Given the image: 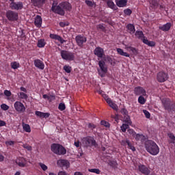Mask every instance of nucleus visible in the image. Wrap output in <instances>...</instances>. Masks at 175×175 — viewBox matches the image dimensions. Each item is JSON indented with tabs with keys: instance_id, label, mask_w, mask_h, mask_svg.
<instances>
[{
	"instance_id": "obj_17",
	"label": "nucleus",
	"mask_w": 175,
	"mask_h": 175,
	"mask_svg": "<svg viewBox=\"0 0 175 175\" xmlns=\"http://www.w3.org/2000/svg\"><path fill=\"white\" fill-rule=\"evenodd\" d=\"M162 105L165 110H167V111H169V109H170V105H172V100H170V98L163 99Z\"/></svg>"
},
{
	"instance_id": "obj_46",
	"label": "nucleus",
	"mask_w": 175,
	"mask_h": 175,
	"mask_svg": "<svg viewBox=\"0 0 175 175\" xmlns=\"http://www.w3.org/2000/svg\"><path fill=\"white\" fill-rule=\"evenodd\" d=\"M38 165L44 172H46V170L49 169L47 165H46V164H44L43 163H39Z\"/></svg>"
},
{
	"instance_id": "obj_38",
	"label": "nucleus",
	"mask_w": 175,
	"mask_h": 175,
	"mask_svg": "<svg viewBox=\"0 0 175 175\" xmlns=\"http://www.w3.org/2000/svg\"><path fill=\"white\" fill-rule=\"evenodd\" d=\"M127 148H129V150H131L132 151H136V148L131 143V141L127 142Z\"/></svg>"
},
{
	"instance_id": "obj_35",
	"label": "nucleus",
	"mask_w": 175,
	"mask_h": 175,
	"mask_svg": "<svg viewBox=\"0 0 175 175\" xmlns=\"http://www.w3.org/2000/svg\"><path fill=\"white\" fill-rule=\"evenodd\" d=\"M23 131L27 133H31V126L28 124H23Z\"/></svg>"
},
{
	"instance_id": "obj_59",
	"label": "nucleus",
	"mask_w": 175,
	"mask_h": 175,
	"mask_svg": "<svg viewBox=\"0 0 175 175\" xmlns=\"http://www.w3.org/2000/svg\"><path fill=\"white\" fill-rule=\"evenodd\" d=\"M129 139H123L121 142V145L123 146L124 147H126L128 144Z\"/></svg>"
},
{
	"instance_id": "obj_37",
	"label": "nucleus",
	"mask_w": 175,
	"mask_h": 175,
	"mask_svg": "<svg viewBox=\"0 0 175 175\" xmlns=\"http://www.w3.org/2000/svg\"><path fill=\"white\" fill-rule=\"evenodd\" d=\"M11 68L12 69H18L20 68V63L17 62H13L11 63Z\"/></svg>"
},
{
	"instance_id": "obj_30",
	"label": "nucleus",
	"mask_w": 175,
	"mask_h": 175,
	"mask_svg": "<svg viewBox=\"0 0 175 175\" xmlns=\"http://www.w3.org/2000/svg\"><path fill=\"white\" fill-rule=\"evenodd\" d=\"M37 46L39 47V49H42V47H44V46H46V41L44 39L38 40Z\"/></svg>"
},
{
	"instance_id": "obj_60",
	"label": "nucleus",
	"mask_w": 175,
	"mask_h": 175,
	"mask_svg": "<svg viewBox=\"0 0 175 175\" xmlns=\"http://www.w3.org/2000/svg\"><path fill=\"white\" fill-rule=\"evenodd\" d=\"M85 3H86V5H88V6H90V7L94 6V3H92V1H89V0H85Z\"/></svg>"
},
{
	"instance_id": "obj_11",
	"label": "nucleus",
	"mask_w": 175,
	"mask_h": 175,
	"mask_svg": "<svg viewBox=\"0 0 175 175\" xmlns=\"http://www.w3.org/2000/svg\"><path fill=\"white\" fill-rule=\"evenodd\" d=\"M75 41L79 47H83L84 46V43H87V37L81 34L77 35L75 37Z\"/></svg>"
},
{
	"instance_id": "obj_39",
	"label": "nucleus",
	"mask_w": 175,
	"mask_h": 175,
	"mask_svg": "<svg viewBox=\"0 0 175 175\" xmlns=\"http://www.w3.org/2000/svg\"><path fill=\"white\" fill-rule=\"evenodd\" d=\"M18 96L20 99H28V95L24 92H20L18 94Z\"/></svg>"
},
{
	"instance_id": "obj_64",
	"label": "nucleus",
	"mask_w": 175,
	"mask_h": 175,
	"mask_svg": "<svg viewBox=\"0 0 175 175\" xmlns=\"http://www.w3.org/2000/svg\"><path fill=\"white\" fill-rule=\"evenodd\" d=\"M6 126V122L3 120H0V127L1 126Z\"/></svg>"
},
{
	"instance_id": "obj_19",
	"label": "nucleus",
	"mask_w": 175,
	"mask_h": 175,
	"mask_svg": "<svg viewBox=\"0 0 175 175\" xmlns=\"http://www.w3.org/2000/svg\"><path fill=\"white\" fill-rule=\"evenodd\" d=\"M16 163L20 167H25L27 160L24 157H18L16 161Z\"/></svg>"
},
{
	"instance_id": "obj_3",
	"label": "nucleus",
	"mask_w": 175,
	"mask_h": 175,
	"mask_svg": "<svg viewBox=\"0 0 175 175\" xmlns=\"http://www.w3.org/2000/svg\"><path fill=\"white\" fill-rule=\"evenodd\" d=\"M51 150L56 155H65L66 154V148L59 144H53L51 146Z\"/></svg>"
},
{
	"instance_id": "obj_24",
	"label": "nucleus",
	"mask_w": 175,
	"mask_h": 175,
	"mask_svg": "<svg viewBox=\"0 0 175 175\" xmlns=\"http://www.w3.org/2000/svg\"><path fill=\"white\" fill-rule=\"evenodd\" d=\"M143 43H144V44H147V46H148L149 47H155V42L154 41H150L148 40V39L146 38V39H143L142 40Z\"/></svg>"
},
{
	"instance_id": "obj_13",
	"label": "nucleus",
	"mask_w": 175,
	"mask_h": 175,
	"mask_svg": "<svg viewBox=\"0 0 175 175\" xmlns=\"http://www.w3.org/2000/svg\"><path fill=\"white\" fill-rule=\"evenodd\" d=\"M10 8L12 10H21L24 8V4L21 1L11 2L10 3Z\"/></svg>"
},
{
	"instance_id": "obj_4",
	"label": "nucleus",
	"mask_w": 175,
	"mask_h": 175,
	"mask_svg": "<svg viewBox=\"0 0 175 175\" xmlns=\"http://www.w3.org/2000/svg\"><path fill=\"white\" fill-rule=\"evenodd\" d=\"M98 66L100 68L97 69V72L100 77H105L106 73H107V65H106V62L101 59L98 61Z\"/></svg>"
},
{
	"instance_id": "obj_7",
	"label": "nucleus",
	"mask_w": 175,
	"mask_h": 175,
	"mask_svg": "<svg viewBox=\"0 0 175 175\" xmlns=\"http://www.w3.org/2000/svg\"><path fill=\"white\" fill-rule=\"evenodd\" d=\"M60 55L62 59H65L66 61H74L75 60V53L69 51L62 50L60 51Z\"/></svg>"
},
{
	"instance_id": "obj_29",
	"label": "nucleus",
	"mask_w": 175,
	"mask_h": 175,
	"mask_svg": "<svg viewBox=\"0 0 175 175\" xmlns=\"http://www.w3.org/2000/svg\"><path fill=\"white\" fill-rule=\"evenodd\" d=\"M33 6H40L46 2V0H31Z\"/></svg>"
},
{
	"instance_id": "obj_45",
	"label": "nucleus",
	"mask_w": 175,
	"mask_h": 175,
	"mask_svg": "<svg viewBox=\"0 0 175 175\" xmlns=\"http://www.w3.org/2000/svg\"><path fill=\"white\" fill-rule=\"evenodd\" d=\"M59 26L62 27V28H65V27H68L69 25V22L68 21H63V22H60L59 23Z\"/></svg>"
},
{
	"instance_id": "obj_54",
	"label": "nucleus",
	"mask_w": 175,
	"mask_h": 175,
	"mask_svg": "<svg viewBox=\"0 0 175 175\" xmlns=\"http://www.w3.org/2000/svg\"><path fill=\"white\" fill-rule=\"evenodd\" d=\"M103 97L104 98L107 103H109V101L111 100V98H109V96H107V94H103Z\"/></svg>"
},
{
	"instance_id": "obj_25",
	"label": "nucleus",
	"mask_w": 175,
	"mask_h": 175,
	"mask_svg": "<svg viewBox=\"0 0 175 175\" xmlns=\"http://www.w3.org/2000/svg\"><path fill=\"white\" fill-rule=\"evenodd\" d=\"M107 5L108 8L112 9L113 10H117V9H118V8H117V5H116L114 2L111 0H108L107 1Z\"/></svg>"
},
{
	"instance_id": "obj_8",
	"label": "nucleus",
	"mask_w": 175,
	"mask_h": 175,
	"mask_svg": "<svg viewBox=\"0 0 175 175\" xmlns=\"http://www.w3.org/2000/svg\"><path fill=\"white\" fill-rule=\"evenodd\" d=\"M138 170L144 175H156L154 172H151V170H150L148 167L144 164H139L138 165Z\"/></svg>"
},
{
	"instance_id": "obj_22",
	"label": "nucleus",
	"mask_w": 175,
	"mask_h": 175,
	"mask_svg": "<svg viewBox=\"0 0 175 175\" xmlns=\"http://www.w3.org/2000/svg\"><path fill=\"white\" fill-rule=\"evenodd\" d=\"M42 16L37 15L35 18V21H34V24L36 25V27H37L38 28H40V27H42Z\"/></svg>"
},
{
	"instance_id": "obj_51",
	"label": "nucleus",
	"mask_w": 175,
	"mask_h": 175,
	"mask_svg": "<svg viewBox=\"0 0 175 175\" xmlns=\"http://www.w3.org/2000/svg\"><path fill=\"white\" fill-rule=\"evenodd\" d=\"M168 111H175V103L174 102L171 103V105Z\"/></svg>"
},
{
	"instance_id": "obj_28",
	"label": "nucleus",
	"mask_w": 175,
	"mask_h": 175,
	"mask_svg": "<svg viewBox=\"0 0 175 175\" xmlns=\"http://www.w3.org/2000/svg\"><path fill=\"white\" fill-rule=\"evenodd\" d=\"M117 53L120 55H122L123 57H131V55H129V53H126V52H124V50H122V49L120 48H118L116 49Z\"/></svg>"
},
{
	"instance_id": "obj_32",
	"label": "nucleus",
	"mask_w": 175,
	"mask_h": 175,
	"mask_svg": "<svg viewBox=\"0 0 175 175\" xmlns=\"http://www.w3.org/2000/svg\"><path fill=\"white\" fill-rule=\"evenodd\" d=\"M124 122L129 125H132V120H131V116L129 115H125L124 116Z\"/></svg>"
},
{
	"instance_id": "obj_12",
	"label": "nucleus",
	"mask_w": 175,
	"mask_h": 175,
	"mask_svg": "<svg viewBox=\"0 0 175 175\" xmlns=\"http://www.w3.org/2000/svg\"><path fill=\"white\" fill-rule=\"evenodd\" d=\"M134 94L137 96H147V92H146V90L143 88L142 86H137L134 88Z\"/></svg>"
},
{
	"instance_id": "obj_50",
	"label": "nucleus",
	"mask_w": 175,
	"mask_h": 175,
	"mask_svg": "<svg viewBox=\"0 0 175 175\" xmlns=\"http://www.w3.org/2000/svg\"><path fill=\"white\" fill-rule=\"evenodd\" d=\"M22 147H23V148H25L27 151H32V146L28 144H23Z\"/></svg>"
},
{
	"instance_id": "obj_44",
	"label": "nucleus",
	"mask_w": 175,
	"mask_h": 175,
	"mask_svg": "<svg viewBox=\"0 0 175 175\" xmlns=\"http://www.w3.org/2000/svg\"><path fill=\"white\" fill-rule=\"evenodd\" d=\"M127 132L130 134V136H133V137H135V136H136V132L133 129H129L127 130Z\"/></svg>"
},
{
	"instance_id": "obj_57",
	"label": "nucleus",
	"mask_w": 175,
	"mask_h": 175,
	"mask_svg": "<svg viewBox=\"0 0 175 175\" xmlns=\"http://www.w3.org/2000/svg\"><path fill=\"white\" fill-rule=\"evenodd\" d=\"M36 116H37V117H40V118H43V112L36 111Z\"/></svg>"
},
{
	"instance_id": "obj_58",
	"label": "nucleus",
	"mask_w": 175,
	"mask_h": 175,
	"mask_svg": "<svg viewBox=\"0 0 175 175\" xmlns=\"http://www.w3.org/2000/svg\"><path fill=\"white\" fill-rule=\"evenodd\" d=\"M121 113L124 116H128V110L126 109L123 108L121 109Z\"/></svg>"
},
{
	"instance_id": "obj_21",
	"label": "nucleus",
	"mask_w": 175,
	"mask_h": 175,
	"mask_svg": "<svg viewBox=\"0 0 175 175\" xmlns=\"http://www.w3.org/2000/svg\"><path fill=\"white\" fill-rule=\"evenodd\" d=\"M115 2L118 8H125L128 3V0H115Z\"/></svg>"
},
{
	"instance_id": "obj_5",
	"label": "nucleus",
	"mask_w": 175,
	"mask_h": 175,
	"mask_svg": "<svg viewBox=\"0 0 175 175\" xmlns=\"http://www.w3.org/2000/svg\"><path fill=\"white\" fill-rule=\"evenodd\" d=\"M82 143L85 147H96L98 146L96 141L92 136L84 137L82 139Z\"/></svg>"
},
{
	"instance_id": "obj_9",
	"label": "nucleus",
	"mask_w": 175,
	"mask_h": 175,
	"mask_svg": "<svg viewBox=\"0 0 175 175\" xmlns=\"http://www.w3.org/2000/svg\"><path fill=\"white\" fill-rule=\"evenodd\" d=\"M169 79V75L167 72H165L164 71H160L157 73V80L159 83H165Z\"/></svg>"
},
{
	"instance_id": "obj_1",
	"label": "nucleus",
	"mask_w": 175,
	"mask_h": 175,
	"mask_svg": "<svg viewBox=\"0 0 175 175\" xmlns=\"http://www.w3.org/2000/svg\"><path fill=\"white\" fill-rule=\"evenodd\" d=\"M51 10L59 16H65V11L70 12L72 10V5L66 1L62 2L58 5V1L54 0Z\"/></svg>"
},
{
	"instance_id": "obj_36",
	"label": "nucleus",
	"mask_w": 175,
	"mask_h": 175,
	"mask_svg": "<svg viewBox=\"0 0 175 175\" xmlns=\"http://www.w3.org/2000/svg\"><path fill=\"white\" fill-rule=\"evenodd\" d=\"M127 49L130 50V51H132L133 54H134V55H137L138 54V51L136 48L133 47V46H127Z\"/></svg>"
},
{
	"instance_id": "obj_48",
	"label": "nucleus",
	"mask_w": 175,
	"mask_h": 175,
	"mask_svg": "<svg viewBox=\"0 0 175 175\" xmlns=\"http://www.w3.org/2000/svg\"><path fill=\"white\" fill-rule=\"evenodd\" d=\"M88 128L91 129V131H94V129L96 128V125H95L94 123H89L88 124Z\"/></svg>"
},
{
	"instance_id": "obj_62",
	"label": "nucleus",
	"mask_w": 175,
	"mask_h": 175,
	"mask_svg": "<svg viewBox=\"0 0 175 175\" xmlns=\"http://www.w3.org/2000/svg\"><path fill=\"white\" fill-rule=\"evenodd\" d=\"M97 29H101V31H105V29H106V28L103 27V25L99 24L97 26Z\"/></svg>"
},
{
	"instance_id": "obj_2",
	"label": "nucleus",
	"mask_w": 175,
	"mask_h": 175,
	"mask_svg": "<svg viewBox=\"0 0 175 175\" xmlns=\"http://www.w3.org/2000/svg\"><path fill=\"white\" fill-rule=\"evenodd\" d=\"M145 149L150 154V155H158L159 154L160 148L158 144L153 140H147L145 142Z\"/></svg>"
},
{
	"instance_id": "obj_31",
	"label": "nucleus",
	"mask_w": 175,
	"mask_h": 175,
	"mask_svg": "<svg viewBox=\"0 0 175 175\" xmlns=\"http://www.w3.org/2000/svg\"><path fill=\"white\" fill-rule=\"evenodd\" d=\"M109 105V107H111L113 110H116V111L118 110V106L117 104L113 103V100H110L109 103H107Z\"/></svg>"
},
{
	"instance_id": "obj_10",
	"label": "nucleus",
	"mask_w": 175,
	"mask_h": 175,
	"mask_svg": "<svg viewBox=\"0 0 175 175\" xmlns=\"http://www.w3.org/2000/svg\"><path fill=\"white\" fill-rule=\"evenodd\" d=\"M14 107L16 111L18 113V114L25 113V110H26L25 106L24 105V104H23V103L20 101L15 102L14 104Z\"/></svg>"
},
{
	"instance_id": "obj_53",
	"label": "nucleus",
	"mask_w": 175,
	"mask_h": 175,
	"mask_svg": "<svg viewBox=\"0 0 175 175\" xmlns=\"http://www.w3.org/2000/svg\"><path fill=\"white\" fill-rule=\"evenodd\" d=\"M107 61L112 66L116 65V62H114L111 57H108Z\"/></svg>"
},
{
	"instance_id": "obj_18",
	"label": "nucleus",
	"mask_w": 175,
	"mask_h": 175,
	"mask_svg": "<svg viewBox=\"0 0 175 175\" xmlns=\"http://www.w3.org/2000/svg\"><path fill=\"white\" fill-rule=\"evenodd\" d=\"M34 66L36 68H38V69H40L41 70L44 69V63H43V62L39 59L34 60Z\"/></svg>"
},
{
	"instance_id": "obj_40",
	"label": "nucleus",
	"mask_w": 175,
	"mask_h": 175,
	"mask_svg": "<svg viewBox=\"0 0 175 175\" xmlns=\"http://www.w3.org/2000/svg\"><path fill=\"white\" fill-rule=\"evenodd\" d=\"M4 95L7 96L8 100H10V97L12 96V92L10 90H4Z\"/></svg>"
},
{
	"instance_id": "obj_14",
	"label": "nucleus",
	"mask_w": 175,
	"mask_h": 175,
	"mask_svg": "<svg viewBox=\"0 0 175 175\" xmlns=\"http://www.w3.org/2000/svg\"><path fill=\"white\" fill-rule=\"evenodd\" d=\"M57 165L59 167H63L64 169H68L70 166V163L66 159H59L57 161Z\"/></svg>"
},
{
	"instance_id": "obj_27",
	"label": "nucleus",
	"mask_w": 175,
	"mask_h": 175,
	"mask_svg": "<svg viewBox=\"0 0 175 175\" xmlns=\"http://www.w3.org/2000/svg\"><path fill=\"white\" fill-rule=\"evenodd\" d=\"M135 35L136 38H137V39H140L142 41L143 39H146V37L144 36V33L142 31H136Z\"/></svg>"
},
{
	"instance_id": "obj_61",
	"label": "nucleus",
	"mask_w": 175,
	"mask_h": 175,
	"mask_svg": "<svg viewBox=\"0 0 175 175\" xmlns=\"http://www.w3.org/2000/svg\"><path fill=\"white\" fill-rule=\"evenodd\" d=\"M5 144L6 146H14V141H7Z\"/></svg>"
},
{
	"instance_id": "obj_43",
	"label": "nucleus",
	"mask_w": 175,
	"mask_h": 175,
	"mask_svg": "<svg viewBox=\"0 0 175 175\" xmlns=\"http://www.w3.org/2000/svg\"><path fill=\"white\" fill-rule=\"evenodd\" d=\"M138 102L140 105H144L146 103V98L143 96H139L138 98Z\"/></svg>"
},
{
	"instance_id": "obj_26",
	"label": "nucleus",
	"mask_w": 175,
	"mask_h": 175,
	"mask_svg": "<svg viewBox=\"0 0 175 175\" xmlns=\"http://www.w3.org/2000/svg\"><path fill=\"white\" fill-rule=\"evenodd\" d=\"M108 165L113 169H117V167H118V163L116 160H109Z\"/></svg>"
},
{
	"instance_id": "obj_20",
	"label": "nucleus",
	"mask_w": 175,
	"mask_h": 175,
	"mask_svg": "<svg viewBox=\"0 0 175 175\" xmlns=\"http://www.w3.org/2000/svg\"><path fill=\"white\" fill-rule=\"evenodd\" d=\"M171 28H172L171 23H167L166 24L159 27V29H160L161 31H163V32H167L170 31Z\"/></svg>"
},
{
	"instance_id": "obj_41",
	"label": "nucleus",
	"mask_w": 175,
	"mask_h": 175,
	"mask_svg": "<svg viewBox=\"0 0 175 175\" xmlns=\"http://www.w3.org/2000/svg\"><path fill=\"white\" fill-rule=\"evenodd\" d=\"M63 69L66 73H70V72H72V67L69 65H65Z\"/></svg>"
},
{
	"instance_id": "obj_15",
	"label": "nucleus",
	"mask_w": 175,
	"mask_h": 175,
	"mask_svg": "<svg viewBox=\"0 0 175 175\" xmlns=\"http://www.w3.org/2000/svg\"><path fill=\"white\" fill-rule=\"evenodd\" d=\"M94 55H96L98 58H103L105 57V50L100 46L96 47L94 50Z\"/></svg>"
},
{
	"instance_id": "obj_33",
	"label": "nucleus",
	"mask_w": 175,
	"mask_h": 175,
	"mask_svg": "<svg viewBox=\"0 0 175 175\" xmlns=\"http://www.w3.org/2000/svg\"><path fill=\"white\" fill-rule=\"evenodd\" d=\"M150 4L151 5V8H152V9L158 8V6L159 5L157 0H150Z\"/></svg>"
},
{
	"instance_id": "obj_56",
	"label": "nucleus",
	"mask_w": 175,
	"mask_h": 175,
	"mask_svg": "<svg viewBox=\"0 0 175 175\" xmlns=\"http://www.w3.org/2000/svg\"><path fill=\"white\" fill-rule=\"evenodd\" d=\"M1 108L2 109V110H4L5 111H6V110H9V107L6 104H2L1 105Z\"/></svg>"
},
{
	"instance_id": "obj_34",
	"label": "nucleus",
	"mask_w": 175,
	"mask_h": 175,
	"mask_svg": "<svg viewBox=\"0 0 175 175\" xmlns=\"http://www.w3.org/2000/svg\"><path fill=\"white\" fill-rule=\"evenodd\" d=\"M129 125L130 124H128V123H123L120 126L122 132L125 133V132H126V129H129Z\"/></svg>"
},
{
	"instance_id": "obj_55",
	"label": "nucleus",
	"mask_w": 175,
	"mask_h": 175,
	"mask_svg": "<svg viewBox=\"0 0 175 175\" xmlns=\"http://www.w3.org/2000/svg\"><path fill=\"white\" fill-rule=\"evenodd\" d=\"M144 114L145 115V117L146 118H150V117H151V114H150V112L147 110H144L143 111Z\"/></svg>"
},
{
	"instance_id": "obj_42",
	"label": "nucleus",
	"mask_w": 175,
	"mask_h": 175,
	"mask_svg": "<svg viewBox=\"0 0 175 175\" xmlns=\"http://www.w3.org/2000/svg\"><path fill=\"white\" fill-rule=\"evenodd\" d=\"M90 173H95L96 174H100V170L98 168L89 169Z\"/></svg>"
},
{
	"instance_id": "obj_47",
	"label": "nucleus",
	"mask_w": 175,
	"mask_h": 175,
	"mask_svg": "<svg viewBox=\"0 0 175 175\" xmlns=\"http://www.w3.org/2000/svg\"><path fill=\"white\" fill-rule=\"evenodd\" d=\"M124 13L126 16H131L132 14V10L129 8L125 9Z\"/></svg>"
},
{
	"instance_id": "obj_6",
	"label": "nucleus",
	"mask_w": 175,
	"mask_h": 175,
	"mask_svg": "<svg viewBox=\"0 0 175 175\" xmlns=\"http://www.w3.org/2000/svg\"><path fill=\"white\" fill-rule=\"evenodd\" d=\"M5 17L8 21L16 22L18 21V13L12 10H8L5 12Z\"/></svg>"
},
{
	"instance_id": "obj_16",
	"label": "nucleus",
	"mask_w": 175,
	"mask_h": 175,
	"mask_svg": "<svg viewBox=\"0 0 175 175\" xmlns=\"http://www.w3.org/2000/svg\"><path fill=\"white\" fill-rule=\"evenodd\" d=\"M49 38L51 39H53L54 40H58V42H60L62 44L66 43V40H64L61 36H58L57 34L51 33L49 35Z\"/></svg>"
},
{
	"instance_id": "obj_23",
	"label": "nucleus",
	"mask_w": 175,
	"mask_h": 175,
	"mask_svg": "<svg viewBox=\"0 0 175 175\" xmlns=\"http://www.w3.org/2000/svg\"><path fill=\"white\" fill-rule=\"evenodd\" d=\"M126 28H127V31L131 35H133V33H135V32H136V29L135 28V25H133V24H131V23L128 24L126 25Z\"/></svg>"
},
{
	"instance_id": "obj_49",
	"label": "nucleus",
	"mask_w": 175,
	"mask_h": 175,
	"mask_svg": "<svg viewBox=\"0 0 175 175\" xmlns=\"http://www.w3.org/2000/svg\"><path fill=\"white\" fill-rule=\"evenodd\" d=\"M59 110H61V111H64L66 109V107L65 106V104L64 103H60L59 104L58 107Z\"/></svg>"
},
{
	"instance_id": "obj_63",
	"label": "nucleus",
	"mask_w": 175,
	"mask_h": 175,
	"mask_svg": "<svg viewBox=\"0 0 175 175\" xmlns=\"http://www.w3.org/2000/svg\"><path fill=\"white\" fill-rule=\"evenodd\" d=\"M50 117V113H42V118H49Z\"/></svg>"
},
{
	"instance_id": "obj_52",
	"label": "nucleus",
	"mask_w": 175,
	"mask_h": 175,
	"mask_svg": "<svg viewBox=\"0 0 175 175\" xmlns=\"http://www.w3.org/2000/svg\"><path fill=\"white\" fill-rule=\"evenodd\" d=\"M101 125H103L106 128H110V124L105 120H102L101 121Z\"/></svg>"
}]
</instances>
